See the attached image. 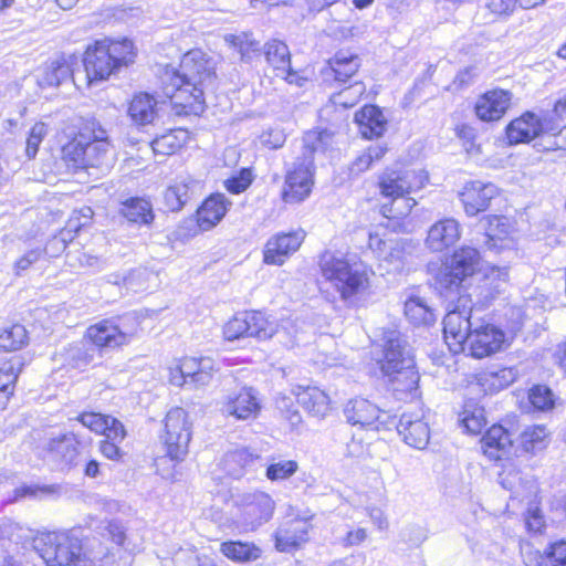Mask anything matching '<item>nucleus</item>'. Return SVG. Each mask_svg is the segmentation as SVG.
<instances>
[{
  "label": "nucleus",
  "instance_id": "obj_28",
  "mask_svg": "<svg viewBox=\"0 0 566 566\" xmlns=\"http://www.w3.org/2000/svg\"><path fill=\"white\" fill-rule=\"evenodd\" d=\"M275 547L280 552H291L307 539V524L301 520H292L275 532Z\"/></svg>",
  "mask_w": 566,
  "mask_h": 566
},
{
  "label": "nucleus",
  "instance_id": "obj_38",
  "mask_svg": "<svg viewBox=\"0 0 566 566\" xmlns=\"http://www.w3.org/2000/svg\"><path fill=\"white\" fill-rule=\"evenodd\" d=\"M120 213L127 221L140 226H148L154 221L155 214L150 201L144 198H130L122 203Z\"/></svg>",
  "mask_w": 566,
  "mask_h": 566
},
{
  "label": "nucleus",
  "instance_id": "obj_31",
  "mask_svg": "<svg viewBox=\"0 0 566 566\" xmlns=\"http://www.w3.org/2000/svg\"><path fill=\"white\" fill-rule=\"evenodd\" d=\"M258 460L259 455L250 450L237 449L224 454L221 468L229 476L240 479L252 469Z\"/></svg>",
  "mask_w": 566,
  "mask_h": 566
},
{
  "label": "nucleus",
  "instance_id": "obj_17",
  "mask_svg": "<svg viewBox=\"0 0 566 566\" xmlns=\"http://www.w3.org/2000/svg\"><path fill=\"white\" fill-rule=\"evenodd\" d=\"M261 409L258 392L252 387H242L229 394L222 405V412L239 420L255 418Z\"/></svg>",
  "mask_w": 566,
  "mask_h": 566
},
{
  "label": "nucleus",
  "instance_id": "obj_50",
  "mask_svg": "<svg viewBox=\"0 0 566 566\" xmlns=\"http://www.w3.org/2000/svg\"><path fill=\"white\" fill-rule=\"evenodd\" d=\"M460 422L463 428L473 434L480 433L486 420L482 408L467 406L462 412Z\"/></svg>",
  "mask_w": 566,
  "mask_h": 566
},
{
  "label": "nucleus",
  "instance_id": "obj_37",
  "mask_svg": "<svg viewBox=\"0 0 566 566\" xmlns=\"http://www.w3.org/2000/svg\"><path fill=\"white\" fill-rule=\"evenodd\" d=\"M448 261L465 280L479 270L481 255L478 249L463 245L457 249Z\"/></svg>",
  "mask_w": 566,
  "mask_h": 566
},
{
  "label": "nucleus",
  "instance_id": "obj_42",
  "mask_svg": "<svg viewBox=\"0 0 566 566\" xmlns=\"http://www.w3.org/2000/svg\"><path fill=\"white\" fill-rule=\"evenodd\" d=\"M224 40L230 46L238 50L243 62H251L260 54V43L250 33L227 34Z\"/></svg>",
  "mask_w": 566,
  "mask_h": 566
},
{
  "label": "nucleus",
  "instance_id": "obj_61",
  "mask_svg": "<svg viewBox=\"0 0 566 566\" xmlns=\"http://www.w3.org/2000/svg\"><path fill=\"white\" fill-rule=\"evenodd\" d=\"M123 440H112L105 437L99 442V452L109 460H119L123 457V451L119 449L118 443Z\"/></svg>",
  "mask_w": 566,
  "mask_h": 566
},
{
  "label": "nucleus",
  "instance_id": "obj_10",
  "mask_svg": "<svg viewBox=\"0 0 566 566\" xmlns=\"http://www.w3.org/2000/svg\"><path fill=\"white\" fill-rule=\"evenodd\" d=\"M478 321L479 318L473 315L469 296L460 295L454 307L449 310L443 318L444 339L450 350L453 353L464 350V344Z\"/></svg>",
  "mask_w": 566,
  "mask_h": 566
},
{
  "label": "nucleus",
  "instance_id": "obj_18",
  "mask_svg": "<svg viewBox=\"0 0 566 566\" xmlns=\"http://www.w3.org/2000/svg\"><path fill=\"white\" fill-rule=\"evenodd\" d=\"M304 238L305 232L302 230L289 233H277L270 238L263 251L264 263L282 265L286 258L298 250Z\"/></svg>",
  "mask_w": 566,
  "mask_h": 566
},
{
  "label": "nucleus",
  "instance_id": "obj_26",
  "mask_svg": "<svg viewBox=\"0 0 566 566\" xmlns=\"http://www.w3.org/2000/svg\"><path fill=\"white\" fill-rule=\"evenodd\" d=\"M355 123L366 139L380 137L387 127V119L378 106L366 105L355 113Z\"/></svg>",
  "mask_w": 566,
  "mask_h": 566
},
{
  "label": "nucleus",
  "instance_id": "obj_21",
  "mask_svg": "<svg viewBox=\"0 0 566 566\" xmlns=\"http://www.w3.org/2000/svg\"><path fill=\"white\" fill-rule=\"evenodd\" d=\"M497 195L495 185L480 180L468 182L460 192V200L468 216H476L489 208L491 200Z\"/></svg>",
  "mask_w": 566,
  "mask_h": 566
},
{
  "label": "nucleus",
  "instance_id": "obj_7",
  "mask_svg": "<svg viewBox=\"0 0 566 566\" xmlns=\"http://www.w3.org/2000/svg\"><path fill=\"white\" fill-rule=\"evenodd\" d=\"M38 555L46 566H95V560L82 553L78 538L66 533L38 531Z\"/></svg>",
  "mask_w": 566,
  "mask_h": 566
},
{
  "label": "nucleus",
  "instance_id": "obj_27",
  "mask_svg": "<svg viewBox=\"0 0 566 566\" xmlns=\"http://www.w3.org/2000/svg\"><path fill=\"white\" fill-rule=\"evenodd\" d=\"M182 371L190 376V386L200 388L211 382L218 367L211 357H185L182 358Z\"/></svg>",
  "mask_w": 566,
  "mask_h": 566
},
{
  "label": "nucleus",
  "instance_id": "obj_4",
  "mask_svg": "<svg viewBox=\"0 0 566 566\" xmlns=\"http://www.w3.org/2000/svg\"><path fill=\"white\" fill-rule=\"evenodd\" d=\"M112 145L107 132L95 119H87L77 135L61 151L63 160L73 169L108 168Z\"/></svg>",
  "mask_w": 566,
  "mask_h": 566
},
{
  "label": "nucleus",
  "instance_id": "obj_24",
  "mask_svg": "<svg viewBox=\"0 0 566 566\" xmlns=\"http://www.w3.org/2000/svg\"><path fill=\"white\" fill-rule=\"evenodd\" d=\"M481 450L490 460H501L510 453L513 444L511 433L500 424L492 426L482 437Z\"/></svg>",
  "mask_w": 566,
  "mask_h": 566
},
{
  "label": "nucleus",
  "instance_id": "obj_2",
  "mask_svg": "<svg viewBox=\"0 0 566 566\" xmlns=\"http://www.w3.org/2000/svg\"><path fill=\"white\" fill-rule=\"evenodd\" d=\"M318 266L321 284L333 289L349 306L356 305L369 289L371 271L365 264L350 261L343 254L326 251L321 255Z\"/></svg>",
  "mask_w": 566,
  "mask_h": 566
},
{
  "label": "nucleus",
  "instance_id": "obj_60",
  "mask_svg": "<svg viewBox=\"0 0 566 566\" xmlns=\"http://www.w3.org/2000/svg\"><path fill=\"white\" fill-rule=\"evenodd\" d=\"M260 142L263 146L277 149L284 145L285 135L280 128H270L260 135Z\"/></svg>",
  "mask_w": 566,
  "mask_h": 566
},
{
  "label": "nucleus",
  "instance_id": "obj_22",
  "mask_svg": "<svg viewBox=\"0 0 566 566\" xmlns=\"http://www.w3.org/2000/svg\"><path fill=\"white\" fill-rule=\"evenodd\" d=\"M460 237V223L454 218H443L429 228L424 244L432 252H442L454 245Z\"/></svg>",
  "mask_w": 566,
  "mask_h": 566
},
{
  "label": "nucleus",
  "instance_id": "obj_35",
  "mask_svg": "<svg viewBox=\"0 0 566 566\" xmlns=\"http://www.w3.org/2000/svg\"><path fill=\"white\" fill-rule=\"evenodd\" d=\"M70 59L71 56L67 59L63 54L52 57L43 66L42 80L38 82V84L41 86H59L64 81L69 80L72 74Z\"/></svg>",
  "mask_w": 566,
  "mask_h": 566
},
{
  "label": "nucleus",
  "instance_id": "obj_12",
  "mask_svg": "<svg viewBox=\"0 0 566 566\" xmlns=\"http://www.w3.org/2000/svg\"><path fill=\"white\" fill-rule=\"evenodd\" d=\"M277 327V323L270 321L262 312H243L237 314L224 325L223 335L228 340H235L242 337H255L260 340H265L279 332Z\"/></svg>",
  "mask_w": 566,
  "mask_h": 566
},
{
  "label": "nucleus",
  "instance_id": "obj_20",
  "mask_svg": "<svg viewBox=\"0 0 566 566\" xmlns=\"http://www.w3.org/2000/svg\"><path fill=\"white\" fill-rule=\"evenodd\" d=\"M513 94L510 91L495 88L485 92L475 103V114L483 122L501 119L511 106Z\"/></svg>",
  "mask_w": 566,
  "mask_h": 566
},
{
  "label": "nucleus",
  "instance_id": "obj_43",
  "mask_svg": "<svg viewBox=\"0 0 566 566\" xmlns=\"http://www.w3.org/2000/svg\"><path fill=\"white\" fill-rule=\"evenodd\" d=\"M405 315L415 325H430L436 321L433 311L418 296L406 301Z\"/></svg>",
  "mask_w": 566,
  "mask_h": 566
},
{
  "label": "nucleus",
  "instance_id": "obj_53",
  "mask_svg": "<svg viewBox=\"0 0 566 566\" xmlns=\"http://www.w3.org/2000/svg\"><path fill=\"white\" fill-rule=\"evenodd\" d=\"M253 174L250 168H242L237 175L231 176L224 181L226 189L234 195L245 191L253 181Z\"/></svg>",
  "mask_w": 566,
  "mask_h": 566
},
{
  "label": "nucleus",
  "instance_id": "obj_57",
  "mask_svg": "<svg viewBox=\"0 0 566 566\" xmlns=\"http://www.w3.org/2000/svg\"><path fill=\"white\" fill-rule=\"evenodd\" d=\"M545 566H566V541L553 543L545 551Z\"/></svg>",
  "mask_w": 566,
  "mask_h": 566
},
{
  "label": "nucleus",
  "instance_id": "obj_1",
  "mask_svg": "<svg viewBox=\"0 0 566 566\" xmlns=\"http://www.w3.org/2000/svg\"><path fill=\"white\" fill-rule=\"evenodd\" d=\"M216 72L212 63L199 50L187 52L179 69H167L164 93L170 99L177 115H199L205 111V93L212 90Z\"/></svg>",
  "mask_w": 566,
  "mask_h": 566
},
{
  "label": "nucleus",
  "instance_id": "obj_40",
  "mask_svg": "<svg viewBox=\"0 0 566 566\" xmlns=\"http://www.w3.org/2000/svg\"><path fill=\"white\" fill-rule=\"evenodd\" d=\"M220 552L229 559L237 563L256 560L261 556V549L253 543L229 541L220 545Z\"/></svg>",
  "mask_w": 566,
  "mask_h": 566
},
{
  "label": "nucleus",
  "instance_id": "obj_19",
  "mask_svg": "<svg viewBox=\"0 0 566 566\" xmlns=\"http://www.w3.org/2000/svg\"><path fill=\"white\" fill-rule=\"evenodd\" d=\"M546 119L551 116L538 118L534 113L526 112L518 118L513 119L506 127V137L510 144L530 143L536 137H546Z\"/></svg>",
  "mask_w": 566,
  "mask_h": 566
},
{
  "label": "nucleus",
  "instance_id": "obj_59",
  "mask_svg": "<svg viewBox=\"0 0 566 566\" xmlns=\"http://www.w3.org/2000/svg\"><path fill=\"white\" fill-rule=\"evenodd\" d=\"M405 255V243L400 240L395 239L391 242L390 247L386 249V252L384 253L380 260L394 264L395 268L398 270L403 264Z\"/></svg>",
  "mask_w": 566,
  "mask_h": 566
},
{
  "label": "nucleus",
  "instance_id": "obj_46",
  "mask_svg": "<svg viewBox=\"0 0 566 566\" xmlns=\"http://www.w3.org/2000/svg\"><path fill=\"white\" fill-rule=\"evenodd\" d=\"M28 339V333L23 325L14 324L0 332V349L13 352L20 349Z\"/></svg>",
  "mask_w": 566,
  "mask_h": 566
},
{
  "label": "nucleus",
  "instance_id": "obj_23",
  "mask_svg": "<svg viewBox=\"0 0 566 566\" xmlns=\"http://www.w3.org/2000/svg\"><path fill=\"white\" fill-rule=\"evenodd\" d=\"M412 357L406 352L403 340L396 331L389 332L385 337L384 359L381 361V370L385 375H391L392 370L401 369V367L411 366Z\"/></svg>",
  "mask_w": 566,
  "mask_h": 566
},
{
  "label": "nucleus",
  "instance_id": "obj_13",
  "mask_svg": "<svg viewBox=\"0 0 566 566\" xmlns=\"http://www.w3.org/2000/svg\"><path fill=\"white\" fill-rule=\"evenodd\" d=\"M347 423L366 430L389 429L395 426V418L386 410L364 398L347 401L343 410Z\"/></svg>",
  "mask_w": 566,
  "mask_h": 566
},
{
  "label": "nucleus",
  "instance_id": "obj_62",
  "mask_svg": "<svg viewBox=\"0 0 566 566\" xmlns=\"http://www.w3.org/2000/svg\"><path fill=\"white\" fill-rule=\"evenodd\" d=\"M18 375L12 364H4L0 368V387L13 394Z\"/></svg>",
  "mask_w": 566,
  "mask_h": 566
},
{
  "label": "nucleus",
  "instance_id": "obj_14",
  "mask_svg": "<svg viewBox=\"0 0 566 566\" xmlns=\"http://www.w3.org/2000/svg\"><path fill=\"white\" fill-rule=\"evenodd\" d=\"M134 334V328H126L120 319H102L87 328L85 337L103 354L128 344Z\"/></svg>",
  "mask_w": 566,
  "mask_h": 566
},
{
  "label": "nucleus",
  "instance_id": "obj_9",
  "mask_svg": "<svg viewBox=\"0 0 566 566\" xmlns=\"http://www.w3.org/2000/svg\"><path fill=\"white\" fill-rule=\"evenodd\" d=\"M238 510L237 524L244 532H252L268 523L274 513L275 502L263 491H251L238 494L233 499Z\"/></svg>",
  "mask_w": 566,
  "mask_h": 566
},
{
  "label": "nucleus",
  "instance_id": "obj_3",
  "mask_svg": "<svg viewBox=\"0 0 566 566\" xmlns=\"http://www.w3.org/2000/svg\"><path fill=\"white\" fill-rule=\"evenodd\" d=\"M428 180L429 176L422 169H385L377 182L380 196L389 200L381 205L382 216L388 219L408 216L416 206V200L409 195L421 190Z\"/></svg>",
  "mask_w": 566,
  "mask_h": 566
},
{
  "label": "nucleus",
  "instance_id": "obj_55",
  "mask_svg": "<svg viewBox=\"0 0 566 566\" xmlns=\"http://www.w3.org/2000/svg\"><path fill=\"white\" fill-rule=\"evenodd\" d=\"M179 198L182 199L185 205L195 196L201 188L198 180L189 176H180L174 184Z\"/></svg>",
  "mask_w": 566,
  "mask_h": 566
},
{
  "label": "nucleus",
  "instance_id": "obj_39",
  "mask_svg": "<svg viewBox=\"0 0 566 566\" xmlns=\"http://www.w3.org/2000/svg\"><path fill=\"white\" fill-rule=\"evenodd\" d=\"M103 354L90 340L71 345L67 350L70 364L77 369H84L90 365H97L102 361Z\"/></svg>",
  "mask_w": 566,
  "mask_h": 566
},
{
  "label": "nucleus",
  "instance_id": "obj_32",
  "mask_svg": "<svg viewBox=\"0 0 566 566\" xmlns=\"http://www.w3.org/2000/svg\"><path fill=\"white\" fill-rule=\"evenodd\" d=\"M127 114L137 126L153 124L157 117V101L148 93L136 94L129 103Z\"/></svg>",
  "mask_w": 566,
  "mask_h": 566
},
{
  "label": "nucleus",
  "instance_id": "obj_41",
  "mask_svg": "<svg viewBox=\"0 0 566 566\" xmlns=\"http://www.w3.org/2000/svg\"><path fill=\"white\" fill-rule=\"evenodd\" d=\"M263 53L266 63L279 73L286 71V67L291 64V54L289 46L280 40H271L263 46Z\"/></svg>",
  "mask_w": 566,
  "mask_h": 566
},
{
  "label": "nucleus",
  "instance_id": "obj_52",
  "mask_svg": "<svg viewBox=\"0 0 566 566\" xmlns=\"http://www.w3.org/2000/svg\"><path fill=\"white\" fill-rule=\"evenodd\" d=\"M509 233L507 219L494 216L489 222V229L485 233L489 249L496 248V240L505 238Z\"/></svg>",
  "mask_w": 566,
  "mask_h": 566
},
{
  "label": "nucleus",
  "instance_id": "obj_30",
  "mask_svg": "<svg viewBox=\"0 0 566 566\" xmlns=\"http://www.w3.org/2000/svg\"><path fill=\"white\" fill-rule=\"evenodd\" d=\"M231 205L223 193L211 195L198 210L199 226L205 230L212 228L221 221Z\"/></svg>",
  "mask_w": 566,
  "mask_h": 566
},
{
  "label": "nucleus",
  "instance_id": "obj_56",
  "mask_svg": "<svg viewBox=\"0 0 566 566\" xmlns=\"http://www.w3.org/2000/svg\"><path fill=\"white\" fill-rule=\"evenodd\" d=\"M93 218V210L90 207H83L80 210L73 211L66 223V233L70 232H78L81 229L85 228L91 223Z\"/></svg>",
  "mask_w": 566,
  "mask_h": 566
},
{
  "label": "nucleus",
  "instance_id": "obj_33",
  "mask_svg": "<svg viewBox=\"0 0 566 566\" xmlns=\"http://www.w3.org/2000/svg\"><path fill=\"white\" fill-rule=\"evenodd\" d=\"M326 76L333 75L335 81L345 83L355 75L360 67V59L357 54L340 50L328 60Z\"/></svg>",
  "mask_w": 566,
  "mask_h": 566
},
{
  "label": "nucleus",
  "instance_id": "obj_47",
  "mask_svg": "<svg viewBox=\"0 0 566 566\" xmlns=\"http://www.w3.org/2000/svg\"><path fill=\"white\" fill-rule=\"evenodd\" d=\"M298 470L294 460L276 459L272 457L265 471V476L272 481H283L291 478Z\"/></svg>",
  "mask_w": 566,
  "mask_h": 566
},
{
  "label": "nucleus",
  "instance_id": "obj_25",
  "mask_svg": "<svg viewBox=\"0 0 566 566\" xmlns=\"http://www.w3.org/2000/svg\"><path fill=\"white\" fill-rule=\"evenodd\" d=\"M78 421L91 431L101 433L112 440H124L126 430L123 423L111 417L97 412H83L77 417Z\"/></svg>",
  "mask_w": 566,
  "mask_h": 566
},
{
  "label": "nucleus",
  "instance_id": "obj_51",
  "mask_svg": "<svg viewBox=\"0 0 566 566\" xmlns=\"http://www.w3.org/2000/svg\"><path fill=\"white\" fill-rule=\"evenodd\" d=\"M545 133L547 137H553V142L545 146L546 149L551 148H566V123L560 124L551 116V119H546Z\"/></svg>",
  "mask_w": 566,
  "mask_h": 566
},
{
  "label": "nucleus",
  "instance_id": "obj_63",
  "mask_svg": "<svg viewBox=\"0 0 566 566\" xmlns=\"http://www.w3.org/2000/svg\"><path fill=\"white\" fill-rule=\"evenodd\" d=\"M395 239H382L377 233H370L369 234V241L368 245L369 249L376 254V256L380 260L384 253L386 252V249H388L391 244V242Z\"/></svg>",
  "mask_w": 566,
  "mask_h": 566
},
{
  "label": "nucleus",
  "instance_id": "obj_29",
  "mask_svg": "<svg viewBox=\"0 0 566 566\" xmlns=\"http://www.w3.org/2000/svg\"><path fill=\"white\" fill-rule=\"evenodd\" d=\"M429 271L433 272L432 285L441 296L450 297L452 294L459 293L464 279L448 260L440 264L436 270L430 265Z\"/></svg>",
  "mask_w": 566,
  "mask_h": 566
},
{
  "label": "nucleus",
  "instance_id": "obj_44",
  "mask_svg": "<svg viewBox=\"0 0 566 566\" xmlns=\"http://www.w3.org/2000/svg\"><path fill=\"white\" fill-rule=\"evenodd\" d=\"M187 139V132L182 129L169 130L168 133L156 137L151 142V148L155 154L171 155L182 147Z\"/></svg>",
  "mask_w": 566,
  "mask_h": 566
},
{
  "label": "nucleus",
  "instance_id": "obj_64",
  "mask_svg": "<svg viewBox=\"0 0 566 566\" xmlns=\"http://www.w3.org/2000/svg\"><path fill=\"white\" fill-rule=\"evenodd\" d=\"M525 524L530 532L539 533L544 527V517L538 509H530L525 516Z\"/></svg>",
  "mask_w": 566,
  "mask_h": 566
},
{
  "label": "nucleus",
  "instance_id": "obj_54",
  "mask_svg": "<svg viewBox=\"0 0 566 566\" xmlns=\"http://www.w3.org/2000/svg\"><path fill=\"white\" fill-rule=\"evenodd\" d=\"M364 84L361 82H356L355 84L333 95V103L336 105H342L344 107H352L355 105L357 99L364 94Z\"/></svg>",
  "mask_w": 566,
  "mask_h": 566
},
{
  "label": "nucleus",
  "instance_id": "obj_36",
  "mask_svg": "<svg viewBox=\"0 0 566 566\" xmlns=\"http://www.w3.org/2000/svg\"><path fill=\"white\" fill-rule=\"evenodd\" d=\"M298 403L311 415L324 417L331 409L328 395L317 387H306L297 394Z\"/></svg>",
  "mask_w": 566,
  "mask_h": 566
},
{
  "label": "nucleus",
  "instance_id": "obj_6",
  "mask_svg": "<svg viewBox=\"0 0 566 566\" xmlns=\"http://www.w3.org/2000/svg\"><path fill=\"white\" fill-rule=\"evenodd\" d=\"M331 135L326 132H307L303 136L302 158L297 159L293 170L289 171L283 189V199L289 203L303 201L312 191L314 155L324 151Z\"/></svg>",
  "mask_w": 566,
  "mask_h": 566
},
{
  "label": "nucleus",
  "instance_id": "obj_11",
  "mask_svg": "<svg viewBox=\"0 0 566 566\" xmlns=\"http://www.w3.org/2000/svg\"><path fill=\"white\" fill-rule=\"evenodd\" d=\"M192 436V423L188 413L179 407L170 409L165 418L161 436L167 455L174 461H182L188 454Z\"/></svg>",
  "mask_w": 566,
  "mask_h": 566
},
{
  "label": "nucleus",
  "instance_id": "obj_58",
  "mask_svg": "<svg viewBox=\"0 0 566 566\" xmlns=\"http://www.w3.org/2000/svg\"><path fill=\"white\" fill-rule=\"evenodd\" d=\"M530 401L534 408L545 410L553 406V394L545 386H535L531 389Z\"/></svg>",
  "mask_w": 566,
  "mask_h": 566
},
{
  "label": "nucleus",
  "instance_id": "obj_8",
  "mask_svg": "<svg viewBox=\"0 0 566 566\" xmlns=\"http://www.w3.org/2000/svg\"><path fill=\"white\" fill-rule=\"evenodd\" d=\"M91 444L90 437L69 431L51 438L43 446L44 459L54 462L61 470L70 471L86 461Z\"/></svg>",
  "mask_w": 566,
  "mask_h": 566
},
{
  "label": "nucleus",
  "instance_id": "obj_16",
  "mask_svg": "<svg viewBox=\"0 0 566 566\" xmlns=\"http://www.w3.org/2000/svg\"><path fill=\"white\" fill-rule=\"evenodd\" d=\"M403 442L417 450H424L430 440V428L423 410L406 411L396 424Z\"/></svg>",
  "mask_w": 566,
  "mask_h": 566
},
{
  "label": "nucleus",
  "instance_id": "obj_48",
  "mask_svg": "<svg viewBox=\"0 0 566 566\" xmlns=\"http://www.w3.org/2000/svg\"><path fill=\"white\" fill-rule=\"evenodd\" d=\"M546 437L547 432L544 426H530L520 436L521 444L525 451L535 452L545 447Z\"/></svg>",
  "mask_w": 566,
  "mask_h": 566
},
{
  "label": "nucleus",
  "instance_id": "obj_5",
  "mask_svg": "<svg viewBox=\"0 0 566 566\" xmlns=\"http://www.w3.org/2000/svg\"><path fill=\"white\" fill-rule=\"evenodd\" d=\"M135 56L134 43L128 39L95 41L84 53L86 76L90 82L106 80L122 67L134 63Z\"/></svg>",
  "mask_w": 566,
  "mask_h": 566
},
{
  "label": "nucleus",
  "instance_id": "obj_45",
  "mask_svg": "<svg viewBox=\"0 0 566 566\" xmlns=\"http://www.w3.org/2000/svg\"><path fill=\"white\" fill-rule=\"evenodd\" d=\"M387 153V147L375 144L359 154L350 165V174L359 175L370 168L375 161H379Z\"/></svg>",
  "mask_w": 566,
  "mask_h": 566
},
{
  "label": "nucleus",
  "instance_id": "obj_15",
  "mask_svg": "<svg viewBox=\"0 0 566 566\" xmlns=\"http://www.w3.org/2000/svg\"><path fill=\"white\" fill-rule=\"evenodd\" d=\"M504 340L505 334L502 329L479 318L465 344L473 357L483 358L499 352Z\"/></svg>",
  "mask_w": 566,
  "mask_h": 566
},
{
  "label": "nucleus",
  "instance_id": "obj_49",
  "mask_svg": "<svg viewBox=\"0 0 566 566\" xmlns=\"http://www.w3.org/2000/svg\"><path fill=\"white\" fill-rule=\"evenodd\" d=\"M517 6V0H488L485 9L489 11L490 19L483 18L482 23H491L495 20L509 19Z\"/></svg>",
  "mask_w": 566,
  "mask_h": 566
},
{
  "label": "nucleus",
  "instance_id": "obj_34",
  "mask_svg": "<svg viewBox=\"0 0 566 566\" xmlns=\"http://www.w3.org/2000/svg\"><path fill=\"white\" fill-rule=\"evenodd\" d=\"M386 376L389 378L391 389L398 399L415 396L419 381V375L415 368V364L392 370L391 375Z\"/></svg>",
  "mask_w": 566,
  "mask_h": 566
}]
</instances>
